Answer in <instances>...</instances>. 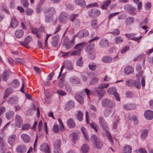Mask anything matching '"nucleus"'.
Instances as JSON below:
<instances>
[{"label": "nucleus", "instance_id": "3", "mask_svg": "<svg viewBox=\"0 0 153 153\" xmlns=\"http://www.w3.org/2000/svg\"><path fill=\"white\" fill-rule=\"evenodd\" d=\"M91 139L95 148L100 149L102 147V144L96 135H93L91 137Z\"/></svg>", "mask_w": 153, "mask_h": 153}, {"label": "nucleus", "instance_id": "7", "mask_svg": "<svg viewBox=\"0 0 153 153\" xmlns=\"http://www.w3.org/2000/svg\"><path fill=\"white\" fill-rule=\"evenodd\" d=\"M109 42L108 40L105 38H102L98 43L99 45L102 48H106L109 46Z\"/></svg>", "mask_w": 153, "mask_h": 153}, {"label": "nucleus", "instance_id": "13", "mask_svg": "<svg viewBox=\"0 0 153 153\" xmlns=\"http://www.w3.org/2000/svg\"><path fill=\"white\" fill-rule=\"evenodd\" d=\"M146 119L147 120H151L153 118V111L148 110L146 111L144 113Z\"/></svg>", "mask_w": 153, "mask_h": 153}, {"label": "nucleus", "instance_id": "47", "mask_svg": "<svg viewBox=\"0 0 153 153\" xmlns=\"http://www.w3.org/2000/svg\"><path fill=\"white\" fill-rule=\"evenodd\" d=\"M98 81V78L96 77L93 78L90 81V84L91 85H94L97 83Z\"/></svg>", "mask_w": 153, "mask_h": 153}, {"label": "nucleus", "instance_id": "49", "mask_svg": "<svg viewBox=\"0 0 153 153\" xmlns=\"http://www.w3.org/2000/svg\"><path fill=\"white\" fill-rule=\"evenodd\" d=\"M77 117L78 120L79 121H82L83 119L82 113L80 111H79L78 112Z\"/></svg>", "mask_w": 153, "mask_h": 153}, {"label": "nucleus", "instance_id": "33", "mask_svg": "<svg viewBox=\"0 0 153 153\" xmlns=\"http://www.w3.org/2000/svg\"><path fill=\"white\" fill-rule=\"evenodd\" d=\"M134 21V19L133 17H128L125 20V23L127 26L132 24Z\"/></svg>", "mask_w": 153, "mask_h": 153}, {"label": "nucleus", "instance_id": "59", "mask_svg": "<svg viewBox=\"0 0 153 153\" xmlns=\"http://www.w3.org/2000/svg\"><path fill=\"white\" fill-rule=\"evenodd\" d=\"M56 93L61 96H64L66 95V93L64 91L60 90H58L57 91Z\"/></svg>", "mask_w": 153, "mask_h": 153}, {"label": "nucleus", "instance_id": "50", "mask_svg": "<svg viewBox=\"0 0 153 153\" xmlns=\"http://www.w3.org/2000/svg\"><path fill=\"white\" fill-rule=\"evenodd\" d=\"M108 130H107V131H105V135H106L107 137L108 138V139L110 141L111 143H113V140L112 138V137L111 136V134L108 132Z\"/></svg>", "mask_w": 153, "mask_h": 153}, {"label": "nucleus", "instance_id": "52", "mask_svg": "<svg viewBox=\"0 0 153 153\" xmlns=\"http://www.w3.org/2000/svg\"><path fill=\"white\" fill-rule=\"evenodd\" d=\"M21 3L24 7H27L29 6V3L27 0H20Z\"/></svg>", "mask_w": 153, "mask_h": 153}, {"label": "nucleus", "instance_id": "44", "mask_svg": "<svg viewBox=\"0 0 153 153\" xmlns=\"http://www.w3.org/2000/svg\"><path fill=\"white\" fill-rule=\"evenodd\" d=\"M136 69L137 72L139 73V75L140 77L142 75V71H141V67L139 65H137L136 67Z\"/></svg>", "mask_w": 153, "mask_h": 153}, {"label": "nucleus", "instance_id": "35", "mask_svg": "<svg viewBox=\"0 0 153 153\" xmlns=\"http://www.w3.org/2000/svg\"><path fill=\"white\" fill-rule=\"evenodd\" d=\"M132 67L130 66L126 67L125 69V73L126 74L128 75L133 71Z\"/></svg>", "mask_w": 153, "mask_h": 153}, {"label": "nucleus", "instance_id": "26", "mask_svg": "<svg viewBox=\"0 0 153 153\" xmlns=\"http://www.w3.org/2000/svg\"><path fill=\"white\" fill-rule=\"evenodd\" d=\"M67 124L68 126L70 128H72L75 127V124L73 120L71 118L68 120Z\"/></svg>", "mask_w": 153, "mask_h": 153}, {"label": "nucleus", "instance_id": "2", "mask_svg": "<svg viewBox=\"0 0 153 153\" xmlns=\"http://www.w3.org/2000/svg\"><path fill=\"white\" fill-rule=\"evenodd\" d=\"M109 85L108 83H101L98 87L95 88L94 91L96 93L98 97L101 98L103 96L105 92L102 89L107 88Z\"/></svg>", "mask_w": 153, "mask_h": 153}, {"label": "nucleus", "instance_id": "46", "mask_svg": "<svg viewBox=\"0 0 153 153\" xmlns=\"http://www.w3.org/2000/svg\"><path fill=\"white\" fill-rule=\"evenodd\" d=\"M130 120L133 122L134 124L135 125H136L138 124V121L137 119V117L135 115H133Z\"/></svg>", "mask_w": 153, "mask_h": 153}, {"label": "nucleus", "instance_id": "31", "mask_svg": "<svg viewBox=\"0 0 153 153\" xmlns=\"http://www.w3.org/2000/svg\"><path fill=\"white\" fill-rule=\"evenodd\" d=\"M32 37L31 36H28L25 39L24 43H21V44L23 46L27 45L32 41Z\"/></svg>", "mask_w": 153, "mask_h": 153}, {"label": "nucleus", "instance_id": "43", "mask_svg": "<svg viewBox=\"0 0 153 153\" xmlns=\"http://www.w3.org/2000/svg\"><path fill=\"white\" fill-rule=\"evenodd\" d=\"M110 100L108 99H103L102 101V106L104 107H107Z\"/></svg>", "mask_w": 153, "mask_h": 153}, {"label": "nucleus", "instance_id": "25", "mask_svg": "<svg viewBox=\"0 0 153 153\" xmlns=\"http://www.w3.org/2000/svg\"><path fill=\"white\" fill-rule=\"evenodd\" d=\"M89 150V147L86 144L83 145L81 148V151L82 153H87Z\"/></svg>", "mask_w": 153, "mask_h": 153}, {"label": "nucleus", "instance_id": "19", "mask_svg": "<svg viewBox=\"0 0 153 153\" xmlns=\"http://www.w3.org/2000/svg\"><path fill=\"white\" fill-rule=\"evenodd\" d=\"M65 65L68 70H72L73 69L72 64L70 61L68 60H66L65 62Z\"/></svg>", "mask_w": 153, "mask_h": 153}, {"label": "nucleus", "instance_id": "1", "mask_svg": "<svg viewBox=\"0 0 153 153\" xmlns=\"http://www.w3.org/2000/svg\"><path fill=\"white\" fill-rule=\"evenodd\" d=\"M56 12V10L53 7L46 8L45 9L44 14L45 17V21L46 22L49 23L52 20V17Z\"/></svg>", "mask_w": 153, "mask_h": 153}, {"label": "nucleus", "instance_id": "14", "mask_svg": "<svg viewBox=\"0 0 153 153\" xmlns=\"http://www.w3.org/2000/svg\"><path fill=\"white\" fill-rule=\"evenodd\" d=\"M75 106L74 102L71 100L68 101L65 105V109L66 110H69L73 108Z\"/></svg>", "mask_w": 153, "mask_h": 153}, {"label": "nucleus", "instance_id": "61", "mask_svg": "<svg viewBox=\"0 0 153 153\" xmlns=\"http://www.w3.org/2000/svg\"><path fill=\"white\" fill-rule=\"evenodd\" d=\"M83 63L82 61V58L80 57L77 61L76 64L77 65L81 66L82 65Z\"/></svg>", "mask_w": 153, "mask_h": 153}, {"label": "nucleus", "instance_id": "32", "mask_svg": "<svg viewBox=\"0 0 153 153\" xmlns=\"http://www.w3.org/2000/svg\"><path fill=\"white\" fill-rule=\"evenodd\" d=\"M14 113L12 111H9L7 112L6 114V117L9 120L13 117L14 116Z\"/></svg>", "mask_w": 153, "mask_h": 153}, {"label": "nucleus", "instance_id": "36", "mask_svg": "<svg viewBox=\"0 0 153 153\" xmlns=\"http://www.w3.org/2000/svg\"><path fill=\"white\" fill-rule=\"evenodd\" d=\"M9 74L7 71L4 70L1 75L2 79L4 81H6L9 77Z\"/></svg>", "mask_w": 153, "mask_h": 153}, {"label": "nucleus", "instance_id": "8", "mask_svg": "<svg viewBox=\"0 0 153 153\" xmlns=\"http://www.w3.org/2000/svg\"><path fill=\"white\" fill-rule=\"evenodd\" d=\"M100 11L96 9H92L88 12V15L92 17H97L100 15Z\"/></svg>", "mask_w": 153, "mask_h": 153}, {"label": "nucleus", "instance_id": "51", "mask_svg": "<svg viewBox=\"0 0 153 153\" xmlns=\"http://www.w3.org/2000/svg\"><path fill=\"white\" fill-rule=\"evenodd\" d=\"M78 16V14H72L70 16V20L71 21L73 22L76 19V18Z\"/></svg>", "mask_w": 153, "mask_h": 153}, {"label": "nucleus", "instance_id": "40", "mask_svg": "<svg viewBox=\"0 0 153 153\" xmlns=\"http://www.w3.org/2000/svg\"><path fill=\"white\" fill-rule=\"evenodd\" d=\"M148 133V131L146 129L143 130L141 134V138L143 140L145 139L147 136Z\"/></svg>", "mask_w": 153, "mask_h": 153}, {"label": "nucleus", "instance_id": "21", "mask_svg": "<svg viewBox=\"0 0 153 153\" xmlns=\"http://www.w3.org/2000/svg\"><path fill=\"white\" fill-rule=\"evenodd\" d=\"M111 0H107L105 1L101 6V8L103 10H106L108 7L109 5L111 4Z\"/></svg>", "mask_w": 153, "mask_h": 153}, {"label": "nucleus", "instance_id": "22", "mask_svg": "<svg viewBox=\"0 0 153 153\" xmlns=\"http://www.w3.org/2000/svg\"><path fill=\"white\" fill-rule=\"evenodd\" d=\"M24 32L21 29H19L16 30L15 33V36L18 38H21L23 36Z\"/></svg>", "mask_w": 153, "mask_h": 153}, {"label": "nucleus", "instance_id": "6", "mask_svg": "<svg viewBox=\"0 0 153 153\" xmlns=\"http://www.w3.org/2000/svg\"><path fill=\"white\" fill-rule=\"evenodd\" d=\"M98 121L100 126L105 131L108 130L109 128L107 123L103 117H100L98 118Z\"/></svg>", "mask_w": 153, "mask_h": 153}, {"label": "nucleus", "instance_id": "34", "mask_svg": "<svg viewBox=\"0 0 153 153\" xmlns=\"http://www.w3.org/2000/svg\"><path fill=\"white\" fill-rule=\"evenodd\" d=\"M16 137L15 134H13L11 135L9 137L8 142L10 145H12L15 142Z\"/></svg>", "mask_w": 153, "mask_h": 153}, {"label": "nucleus", "instance_id": "17", "mask_svg": "<svg viewBox=\"0 0 153 153\" xmlns=\"http://www.w3.org/2000/svg\"><path fill=\"white\" fill-rule=\"evenodd\" d=\"M21 137L23 141L26 143H29L30 141V136L26 134H21Z\"/></svg>", "mask_w": 153, "mask_h": 153}, {"label": "nucleus", "instance_id": "9", "mask_svg": "<svg viewBox=\"0 0 153 153\" xmlns=\"http://www.w3.org/2000/svg\"><path fill=\"white\" fill-rule=\"evenodd\" d=\"M89 34V32L87 30L83 29L79 31L75 35V36L79 39H81L85 36H88Z\"/></svg>", "mask_w": 153, "mask_h": 153}, {"label": "nucleus", "instance_id": "37", "mask_svg": "<svg viewBox=\"0 0 153 153\" xmlns=\"http://www.w3.org/2000/svg\"><path fill=\"white\" fill-rule=\"evenodd\" d=\"M75 98L77 101L80 104H83L84 102V100L83 97L80 95L77 94L76 95Z\"/></svg>", "mask_w": 153, "mask_h": 153}, {"label": "nucleus", "instance_id": "16", "mask_svg": "<svg viewBox=\"0 0 153 153\" xmlns=\"http://www.w3.org/2000/svg\"><path fill=\"white\" fill-rule=\"evenodd\" d=\"M69 82L73 84H79L80 82L79 79L77 77L74 76L70 78Z\"/></svg>", "mask_w": 153, "mask_h": 153}, {"label": "nucleus", "instance_id": "63", "mask_svg": "<svg viewBox=\"0 0 153 153\" xmlns=\"http://www.w3.org/2000/svg\"><path fill=\"white\" fill-rule=\"evenodd\" d=\"M151 6V3L149 2H148L145 4V8L148 10L150 9Z\"/></svg>", "mask_w": 153, "mask_h": 153}, {"label": "nucleus", "instance_id": "62", "mask_svg": "<svg viewBox=\"0 0 153 153\" xmlns=\"http://www.w3.org/2000/svg\"><path fill=\"white\" fill-rule=\"evenodd\" d=\"M116 105V104L115 102L112 100H111L109 103L108 104L107 107H110V108H113Z\"/></svg>", "mask_w": 153, "mask_h": 153}, {"label": "nucleus", "instance_id": "56", "mask_svg": "<svg viewBox=\"0 0 153 153\" xmlns=\"http://www.w3.org/2000/svg\"><path fill=\"white\" fill-rule=\"evenodd\" d=\"M111 113V110L110 109L105 110L104 112V117H108Z\"/></svg>", "mask_w": 153, "mask_h": 153}, {"label": "nucleus", "instance_id": "15", "mask_svg": "<svg viewBox=\"0 0 153 153\" xmlns=\"http://www.w3.org/2000/svg\"><path fill=\"white\" fill-rule=\"evenodd\" d=\"M18 22L14 17H13L11 19L10 23V26L13 28H16L18 26Z\"/></svg>", "mask_w": 153, "mask_h": 153}, {"label": "nucleus", "instance_id": "45", "mask_svg": "<svg viewBox=\"0 0 153 153\" xmlns=\"http://www.w3.org/2000/svg\"><path fill=\"white\" fill-rule=\"evenodd\" d=\"M61 145V141L59 139H57L54 144V148H60Z\"/></svg>", "mask_w": 153, "mask_h": 153}, {"label": "nucleus", "instance_id": "24", "mask_svg": "<svg viewBox=\"0 0 153 153\" xmlns=\"http://www.w3.org/2000/svg\"><path fill=\"white\" fill-rule=\"evenodd\" d=\"M59 39L58 35L53 37V41L51 42V44L53 46L56 47L57 45Z\"/></svg>", "mask_w": 153, "mask_h": 153}, {"label": "nucleus", "instance_id": "38", "mask_svg": "<svg viewBox=\"0 0 153 153\" xmlns=\"http://www.w3.org/2000/svg\"><path fill=\"white\" fill-rule=\"evenodd\" d=\"M91 25L92 28L96 29L98 27V23L96 19H93L91 23Z\"/></svg>", "mask_w": 153, "mask_h": 153}, {"label": "nucleus", "instance_id": "12", "mask_svg": "<svg viewBox=\"0 0 153 153\" xmlns=\"http://www.w3.org/2000/svg\"><path fill=\"white\" fill-rule=\"evenodd\" d=\"M40 149L45 151V153H50L49 147L47 143H44L42 144L40 146Z\"/></svg>", "mask_w": 153, "mask_h": 153}, {"label": "nucleus", "instance_id": "30", "mask_svg": "<svg viewBox=\"0 0 153 153\" xmlns=\"http://www.w3.org/2000/svg\"><path fill=\"white\" fill-rule=\"evenodd\" d=\"M123 107L126 110H128L134 109L135 108V105L134 104H128L124 105Z\"/></svg>", "mask_w": 153, "mask_h": 153}, {"label": "nucleus", "instance_id": "29", "mask_svg": "<svg viewBox=\"0 0 153 153\" xmlns=\"http://www.w3.org/2000/svg\"><path fill=\"white\" fill-rule=\"evenodd\" d=\"M112 58L109 56H105L102 58V61L106 63L111 62L112 61Z\"/></svg>", "mask_w": 153, "mask_h": 153}, {"label": "nucleus", "instance_id": "11", "mask_svg": "<svg viewBox=\"0 0 153 153\" xmlns=\"http://www.w3.org/2000/svg\"><path fill=\"white\" fill-rule=\"evenodd\" d=\"M124 9L126 11L129 12L131 14L134 13L136 10V8L133 7L129 4H127L125 5Z\"/></svg>", "mask_w": 153, "mask_h": 153}, {"label": "nucleus", "instance_id": "53", "mask_svg": "<svg viewBox=\"0 0 153 153\" xmlns=\"http://www.w3.org/2000/svg\"><path fill=\"white\" fill-rule=\"evenodd\" d=\"M74 45L73 43L69 42H67L65 45V46L67 49L69 50L73 47Z\"/></svg>", "mask_w": 153, "mask_h": 153}, {"label": "nucleus", "instance_id": "18", "mask_svg": "<svg viewBox=\"0 0 153 153\" xmlns=\"http://www.w3.org/2000/svg\"><path fill=\"white\" fill-rule=\"evenodd\" d=\"M16 151L18 153H23L26 151V148L23 145L18 146L16 148Z\"/></svg>", "mask_w": 153, "mask_h": 153}, {"label": "nucleus", "instance_id": "20", "mask_svg": "<svg viewBox=\"0 0 153 153\" xmlns=\"http://www.w3.org/2000/svg\"><path fill=\"white\" fill-rule=\"evenodd\" d=\"M68 18V14L65 12H62L59 16V20L61 22L65 21Z\"/></svg>", "mask_w": 153, "mask_h": 153}, {"label": "nucleus", "instance_id": "60", "mask_svg": "<svg viewBox=\"0 0 153 153\" xmlns=\"http://www.w3.org/2000/svg\"><path fill=\"white\" fill-rule=\"evenodd\" d=\"M9 103L10 104H14L16 103V99L13 97H10L8 100Z\"/></svg>", "mask_w": 153, "mask_h": 153}, {"label": "nucleus", "instance_id": "42", "mask_svg": "<svg viewBox=\"0 0 153 153\" xmlns=\"http://www.w3.org/2000/svg\"><path fill=\"white\" fill-rule=\"evenodd\" d=\"M126 84L129 86L132 87L134 86L135 80L132 79L127 80L126 81Z\"/></svg>", "mask_w": 153, "mask_h": 153}, {"label": "nucleus", "instance_id": "23", "mask_svg": "<svg viewBox=\"0 0 153 153\" xmlns=\"http://www.w3.org/2000/svg\"><path fill=\"white\" fill-rule=\"evenodd\" d=\"M131 150L132 148L130 145H126L123 148V153H131Z\"/></svg>", "mask_w": 153, "mask_h": 153}, {"label": "nucleus", "instance_id": "57", "mask_svg": "<svg viewBox=\"0 0 153 153\" xmlns=\"http://www.w3.org/2000/svg\"><path fill=\"white\" fill-rule=\"evenodd\" d=\"M64 80L63 78H61L59 81L58 83L59 86L61 88H62L64 86Z\"/></svg>", "mask_w": 153, "mask_h": 153}, {"label": "nucleus", "instance_id": "39", "mask_svg": "<svg viewBox=\"0 0 153 153\" xmlns=\"http://www.w3.org/2000/svg\"><path fill=\"white\" fill-rule=\"evenodd\" d=\"M75 2L76 5L81 7L86 5L85 2L84 0H75Z\"/></svg>", "mask_w": 153, "mask_h": 153}, {"label": "nucleus", "instance_id": "27", "mask_svg": "<svg viewBox=\"0 0 153 153\" xmlns=\"http://www.w3.org/2000/svg\"><path fill=\"white\" fill-rule=\"evenodd\" d=\"M13 91V89L11 88H9L7 89L4 92V99L7 98L12 93Z\"/></svg>", "mask_w": 153, "mask_h": 153}, {"label": "nucleus", "instance_id": "41", "mask_svg": "<svg viewBox=\"0 0 153 153\" xmlns=\"http://www.w3.org/2000/svg\"><path fill=\"white\" fill-rule=\"evenodd\" d=\"M90 126L91 127L94 129L97 132L98 130L99 126L96 123L92 122L90 124Z\"/></svg>", "mask_w": 153, "mask_h": 153}, {"label": "nucleus", "instance_id": "10", "mask_svg": "<svg viewBox=\"0 0 153 153\" xmlns=\"http://www.w3.org/2000/svg\"><path fill=\"white\" fill-rule=\"evenodd\" d=\"M15 125L19 128H21L23 124V121L20 116L16 115L15 118Z\"/></svg>", "mask_w": 153, "mask_h": 153}, {"label": "nucleus", "instance_id": "55", "mask_svg": "<svg viewBox=\"0 0 153 153\" xmlns=\"http://www.w3.org/2000/svg\"><path fill=\"white\" fill-rule=\"evenodd\" d=\"M59 124L61 126V127L59 128V131L62 132L65 130L64 127L62 122L60 119L59 118L58 120Z\"/></svg>", "mask_w": 153, "mask_h": 153}, {"label": "nucleus", "instance_id": "28", "mask_svg": "<svg viewBox=\"0 0 153 153\" xmlns=\"http://www.w3.org/2000/svg\"><path fill=\"white\" fill-rule=\"evenodd\" d=\"M85 45V43L84 42L78 44L75 46L74 49L79 51L81 52V50L84 48Z\"/></svg>", "mask_w": 153, "mask_h": 153}, {"label": "nucleus", "instance_id": "5", "mask_svg": "<svg viewBox=\"0 0 153 153\" xmlns=\"http://www.w3.org/2000/svg\"><path fill=\"white\" fill-rule=\"evenodd\" d=\"M107 92L110 95H114L117 101H120L119 95L117 93V89L115 87L109 88L107 90Z\"/></svg>", "mask_w": 153, "mask_h": 153}, {"label": "nucleus", "instance_id": "64", "mask_svg": "<svg viewBox=\"0 0 153 153\" xmlns=\"http://www.w3.org/2000/svg\"><path fill=\"white\" fill-rule=\"evenodd\" d=\"M120 31L119 29H116L114 30L111 33L114 35H117L120 34Z\"/></svg>", "mask_w": 153, "mask_h": 153}, {"label": "nucleus", "instance_id": "4", "mask_svg": "<svg viewBox=\"0 0 153 153\" xmlns=\"http://www.w3.org/2000/svg\"><path fill=\"white\" fill-rule=\"evenodd\" d=\"M44 31V28L43 27H41L39 29L36 28H33L31 29V32L34 34L36 36L39 38L42 37V33Z\"/></svg>", "mask_w": 153, "mask_h": 153}, {"label": "nucleus", "instance_id": "58", "mask_svg": "<svg viewBox=\"0 0 153 153\" xmlns=\"http://www.w3.org/2000/svg\"><path fill=\"white\" fill-rule=\"evenodd\" d=\"M25 12L27 15L30 16L32 14L33 12V11L31 9L28 8L26 9Z\"/></svg>", "mask_w": 153, "mask_h": 153}, {"label": "nucleus", "instance_id": "48", "mask_svg": "<svg viewBox=\"0 0 153 153\" xmlns=\"http://www.w3.org/2000/svg\"><path fill=\"white\" fill-rule=\"evenodd\" d=\"M81 130L84 135L86 140H87V141H88L89 138L87 134L86 133L85 128L84 127H82L81 128Z\"/></svg>", "mask_w": 153, "mask_h": 153}, {"label": "nucleus", "instance_id": "54", "mask_svg": "<svg viewBox=\"0 0 153 153\" xmlns=\"http://www.w3.org/2000/svg\"><path fill=\"white\" fill-rule=\"evenodd\" d=\"M115 43L117 44H119L123 42V39L120 36L116 37L115 39Z\"/></svg>", "mask_w": 153, "mask_h": 153}]
</instances>
